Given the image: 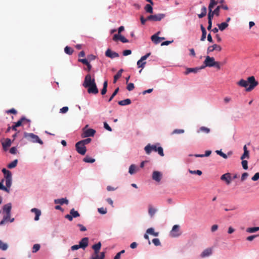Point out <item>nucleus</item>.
<instances>
[{
  "mask_svg": "<svg viewBox=\"0 0 259 259\" xmlns=\"http://www.w3.org/2000/svg\"><path fill=\"white\" fill-rule=\"evenodd\" d=\"M31 211L34 212L35 214L34 220L37 221L39 219V217L41 215V211L40 210L33 208L31 209Z\"/></svg>",
  "mask_w": 259,
  "mask_h": 259,
  "instance_id": "nucleus-21",
  "label": "nucleus"
},
{
  "mask_svg": "<svg viewBox=\"0 0 259 259\" xmlns=\"http://www.w3.org/2000/svg\"><path fill=\"white\" fill-rule=\"evenodd\" d=\"M221 7L220 6H218L213 11V13L215 14V15L217 16H219L220 14V10Z\"/></svg>",
  "mask_w": 259,
  "mask_h": 259,
  "instance_id": "nucleus-54",
  "label": "nucleus"
},
{
  "mask_svg": "<svg viewBox=\"0 0 259 259\" xmlns=\"http://www.w3.org/2000/svg\"><path fill=\"white\" fill-rule=\"evenodd\" d=\"M145 10L146 12L152 14L153 13V8L149 4H147L145 7Z\"/></svg>",
  "mask_w": 259,
  "mask_h": 259,
  "instance_id": "nucleus-42",
  "label": "nucleus"
},
{
  "mask_svg": "<svg viewBox=\"0 0 259 259\" xmlns=\"http://www.w3.org/2000/svg\"><path fill=\"white\" fill-rule=\"evenodd\" d=\"M146 233L150 234V235H152L154 236H157L158 235V234H159L158 232H154V229L153 228H148L146 230Z\"/></svg>",
  "mask_w": 259,
  "mask_h": 259,
  "instance_id": "nucleus-32",
  "label": "nucleus"
},
{
  "mask_svg": "<svg viewBox=\"0 0 259 259\" xmlns=\"http://www.w3.org/2000/svg\"><path fill=\"white\" fill-rule=\"evenodd\" d=\"M119 91V88H117L115 90L114 92L113 93L112 95L110 97V98L108 100V102H110L112 101V100L113 99V98L117 95Z\"/></svg>",
  "mask_w": 259,
  "mask_h": 259,
  "instance_id": "nucleus-47",
  "label": "nucleus"
},
{
  "mask_svg": "<svg viewBox=\"0 0 259 259\" xmlns=\"http://www.w3.org/2000/svg\"><path fill=\"white\" fill-rule=\"evenodd\" d=\"M184 133V130L182 129H176L173 131L171 134H181Z\"/></svg>",
  "mask_w": 259,
  "mask_h": 259,
  "instance_id": "nucleus-50",
  "label": "nucleus"
},
{
  "mask_svg": "<svg viewBox=\"0 0 259 259\" xmlns=\"http://www.w3.org/2000/svg\"><path fill=\"white\" fill-rule=\"evenodd\" d=\"M259 231V227H250L246 229V231L249 233H252Z\"/></svg>",
  "mask_w": 259,
  "mask_h": 259,
  "instance_id": "nucleus-33",
  "label": "nucleus"
},
{
  "mask_svg": "<svg viewBox=\"0 0 259 259\" xmlns=\"http://www.w3.org/2000/svg\"><path fill=\"white\" fill-rule=\"evenodd\" d=\"M105 55L106 57L110 58L111 59L119 57V54L118 53L112 51L110 49L107 50V51L105 52Z\"/></svg>",
  "mask_w": 259,
  "mask_h": 259,
  "instance_id": "nucleus-15",
  "label": "nucleus"
},
{
  "mask_svg": "<svg viewBox=\"0 0 259 259\" xmlns=\"http://www.w3.org/2000/svg\"><path fill=\"white\" fill-rule=\"evenodd\" d=\"M83 161L87 163H93L95 161V159L89 156H86L83 159Z\"/></svg>",
  "mask_w": 259,
  "mask_h": 259,
  "instance_id": "nucleus-37",
  "label": "nucleus"
},
{
  "mask_svg": "<svg viewBox=\"0 0 259 259\" xmlns=\"http://www.w3.org/2000/svg\"><path fill=\"white\" fill-rule=\"evenodd\" d=\"M88 125H87L83 128V133L81 135L82 138L93 137L96 133V131L93 128H87Z\"/></svg>",
  "mask_w": 259,
  "mask_h": 259,
  "instance_id": "nucleus-6",
  "label": "nucleus"
},
{
  "mask_svg": "<svg viewBox=\"0 0 259 259\" xmlns=\"http://www.w3.org/2000/svg\"><path fill=\"white\" fill-rule=\"evenodd\" d=\"M104 127L105 129H106L107 130H108V131H110V132H111L112 131V128H111V127L107 124V122H105L104 123Z\"/></svg>",
  "mask_w": 259,
  "mask_h": 259,
  "instance_id": "nucleus-62",
  "label": "nucleus"
},
{
  "mask_svg": "<svg viewBox=\"0 0 259 259\" xmlns=\"http://www.w3.org/2000/svg\"><path fill=\"white\" fill-rule=\"evenodd\" d=\"M40 246L39 244H35L32 248V252L35 253L40 249Z\"/></svg>",
  "mask_w": 259,
  "mask_h": 259,
  "instance_id": "nucleus-46",
  "label": "nucleus"
},
{
  "mask_svg": "<svg viewBox=\"0 0 259 259\" xmlns=\"http://www.w3.org/2000/svg\"><path fill=\"white\" fill-rule=\"evenodd\" d=\"M68 111V107L67 106L63 107L60 110V112L61 113H65Z\"/></svg>",
  "mask_w": 259,
  "mask_h": 259,
  "instance_id": "nucleus-61",
  "label": "nucleus"
},
{
  "mask_svg": "<svg viewBox=\"0 0 259 259\" xmlns=\"http://www.w3.org/2000/svg\"><path fill=\"white\" fill-rule=\"evenodd\" d=\"M98 211L100 213L102 214H105L107 212V209L104 208L103 207L99 208L98 209Z\"/></svg>",
  "mask_w": 259,
  "mask_h": 259,
  "instance_id": "nucleus-53",
  "label": "nucleus"
},
{
  "mask_svg": "<svg viewBox=\"0 0 259 259\" xmlns=\"http://www.w3.org/2000/svg\"><path fill=\"white\" fill-rule=\"evenodd\" d=\"M245 158H249V151H246V152L245 151V152H244L243 154L241 156V160H243V159H244Z\"/></svg>",
  "mask_w": 259,
  "mask_h": 259,
  "instance_id": "nucleus-56",
  "label": "nucleus"
},
{
  "mask_svg": "<svg viewBox=\"0 0 259 259\" xmlns=\"http://www.w3.org/2000/svg\"><path fill=\"white\" fill-rule=\"evenodd\" d=\"M210 131V128L205 127L201 126L199 128V129L197 131V133H199L200 132H202L205 134H208Z\"/></svg>",
  "mask_w": 259,
  "mask_h": 259,
  "instance_id": "nucleus-29",
  "label": "nucleus"
},
{
  "mask_svg": "<svg viewBox=\"0 0 259 259\" xmlns=\"http://www.w3.org/2000/svg\"><path fill=\"white\" fill-rule=\"evenodd\" d=\"M80 216V214L79 212L75 210L74 208H72L70 211V214H67L65 215V218L68 219L69 221H72L73 218H75L77 217H79Z\"/></svg>",
  "mask_w": 259,
  "mask_h": 259,
  "instance_id": "nucleus-9",
  "label": "nucleus"
},
{
  "mask_svg": "<svg viewBox=\"0 0 259 259\" xmlns=\"http://www.w3.org/2000/svg\"><path fill=\"white\" fill-rule=\"evenodd\" d=\"M4 181V180H2V181L0 182V190H4L9 193L10 192L9 189L7 188L3 185Z\"/></svg>",
  "mask_w": 259,
  "mask_h": 259,
  "instance_id": "nucleus-40",
  "label": "nucleus"
},
{
  "mask_svg": "<svg viewBox=\"0 0 259 259\" xmlns=\"http://www.w3.org/2000/svg\"><path fill=\"white\" fill-rule=\"evenodd\" d=\"M214 15H215V14L213 13L212 10H211V11H209V13L208 14V21H209V20L210 21H212V18H213Z\"/></svg>",
  "mask_w": 259,
  "mask_h": 259,
  "instance_id": "nucleus-57",
  "label": "nucleus"
},
{
  "mask_svg": "<svg viewBox=\"0 0 259 259\" xmlns=\"http://www.w3.org/2000/svg\"><path fill=\"white\" fill-rule=\"evenodd\" d=\"M218 4V2L215 0H210V3L208 6V10L211 11L213 7Z\"/></svg>",
  "mask_w": 259,
  "mask_h": 259,
  "instance_id": "nucleus-36",
  "label": "nucleus"
},
{
  "mask_svg": "<svg viewBox=\"0 0 259 259\" xmlns=\"http://www.w3.org/2000/svg\"><path fill=\"white\" fill-rule=\"evenodd\" d=\"M146 63V62H144V61H141V60H139L137 62V65L139 68H144Z\"/></svg>",
  "mask_w": 259,
  "mask_h": 259,
  "instance_id": "nucleus-45",
  "label": "nucleus"
},
{
  "mask_svg": "<svg viewBox=\"0 0 259 259\" xmlns=\"http://www.w3.org/2000/svg\"><path fill=\"white\" fill-rule=\"evenodd\" d=\"M118 103L120 106L127 105H130L131 103V100L130 99H126L119 101L118 102Z\"/></svg>",
  "mask_w": 259,
  "mask_h": 259,
  "instance_id": "nucleus-27",
  "label": "nucleus"
},
{
  "mask_svg": "<svg viewBox=\"0 0 259 259\" xmlns=\"http://www.w3.org/2000/svg\"><path fill=\"white\" fill-rule=\"evenodd\" d=\"M162 174L158 171H154L152 174V179L156 182H160L161 179Z\"/></svg>",
  "mask_w": 259,
  "mask_h": 259,
  "instance_id": "nucleus-19",
  "label": "nucleus"
},
{
  "mask_svg": "<svg viewBox=\"0 0 259 259\" xmlns=\"http://www.w3.org/2000/svg\"><path fill=\"white\" fill-rule=\"evenodd\" d=\"M134 84L133 83H130L127 84V90L129 91H132L134 89Z\"/></svg>",
  "mask_w": 259,
  "mask_h": 259,
  "instance_id": "nucleus-59",
  "label": "nucleus"
},
{
  "mask_svg": "<svg viewBox=\"0 0 259 259\" xmlns=\"http://www.w3.org/2000/svg\"><path fill=\"white\" fill-rule=\"evenodd\" d=\"M241 163L243 169H247L248 168V162L247 160L243 159Z\"/></svg>",
  "mask_w": 259,
  "mask_h": 259,
  "instance_id": "nucleus-52",
  "label": "nucleus"
},
{
  "mask_svg": "<svg viewBox=\"0 0 259 259\" xmlns=\"http://www.w3.org/2000/svg\"><path fill=\"white\" fill-rule=\"evenodd\" d=\"M248 177V174L247 172H244L241 176V181L242 182L245 181Z\"/></svg>",
  "mask_w": 259,
  "mask_h": 259,
  "instance_id": "nucleus-58",
  "label": "nucleus"
},
{
  "mask_svg": "<svg viewBox=\"0 0 259 259\" xmlns=\"http://www.w3.org/2000/svg\"><path fill=\"white\" fill-rule=\"evenodd\" d=\"M14 220V218H11V214H4L3 219L0 222V226H3L8 222L12 223Z\"/></svg>",
  "mask_w": 259,
  "mask_h": 259,
  "instance_id": "nucleus-11",
  "label": "nucleus"
},
{
  "mask_svg": "<svg viewBox=\"0 0 259 259\" xmlns=\"http://www.w3.org/2000/svg\"><path fill=\"white\" fill-rule=\"evenodd\" d=\"M203 66H201V68L203 69L206 67H214L218 70L221 69V63L218 61H215L213 57H210L209 56H207L205 57V59L203 62Z\"/></svg>",
  "mask_w": 259,
  "mask_h": 259,
  "instance_id": "nucleus-2",
  "label": "nucleus"
},
{
  "mask_svg": "<svg viewBox=\"0 0 259 259\" xmlns=\"http://www.w3.org/2000/svg\"><path fill=\"white\" fill-rule=\"evenodd\" d=\"M221 180L225 181L227 185H230L232 181V177L230 173L227 172L221 177Z\"/></svg>",
  "mask_w": 259,
  "mask_h": 259,
  "instance_id": "nucleus-13",
  "label": "nucleus"
},
{
  "mask_svg": "<svg viewBox=\"0 0 259 259\" xmlns=\"http://www.w3.org/2000/svg\"><path fill=\"white\" fill-rule=\"evenodd\" d=\"M259 179V172H256L252 177L251 180L253 181H257Z\"/></svg>",
  "mask_w": 259,
  "mask_h": 259,
  "instance_id": "nucleus-60",
  "label": "nucleus"
},
{
  "mask_svg": "<svg viewBox=\"0 0 259 259\" xmlns=\"http://www.w3.org/2000/svg\"><path fill=\"white\" fill-rule=\"evenodd\" d=\"M215 152L217 153V154L219 155L225 159H227L228 158L227 155L225 153H224L221 150H217L215 151Z\"/></svg>",
  "mask_w": 259,
  "mask_h": 259,
  "instance_id": "nucleus-48",
  "label": "nucleus"
},
{
  "mask_svg": "<svg viewBox=\"0 0 259 259\" xmlns=\"http://www.w3.org/2000/svg\"><path fill=\"white\" fill-rule=\"evenodd\" d=\"M26 122L29 123L30 120L26 118L25 117H22L19 120H18L17 122L15 123V126L18 127L22 125L23 122Z\"/></svg>",
  "mask_w": 259,
  "mask_h": 259,
  "instance_id": "nucleus-22",
  "label": "nucleus"
},
{
  "mask_svg": "<svg viewBox=\"0 0 259 259\" xmlns=\"http://www.w3.org/2000/svg\"><path fill=\"white\" fill-rule=\"evenodd\" d=\"M218 26L221 31H223L228 26V24L227 22H223L218 24Z\"/></svg>",
  "mask_w": 259,
  "mask_h": 259,
  "instance_id": "nucleus-34",
  "label": "nucleus"
},
{
  "mask_svg": "<svg viewBox=\"0 0 259 259\" xmlns=\"http://www.w3.org/2000/svg\"><path fill=\"white\" fill-rule=\"evenodd\" d=\"M24 137L28 141L32 143H38L40 145L44 144L42 141L39 139L38 136L34 134L33 133H28L25 132L24 134Z\"/></svg>",
  "mask_w": 259,
  "mask_h": 259,
  "instance_id": "nucleus-4",
  "label": "nucleus"
},
{
  "mask_svg": "<svg viewBox=\"0 0 259 259\" xmlns=\"http://www.w3.org/2000/svg\"><path fill=\"white\" fill-rule=\"evenodd\" d=\"M11 140L9 138H7L5 142L2 143V145L4 150L6 151L7 148L9 147L11 145Z\"/></svg>",
  "mask_w": 259,
  "mask_h": 259,
  "instance_id": "nucleus-20",
  "label": "nucleus"
},
{
  "mask_svg": "<svg viewBox=\"0 0 259 259\" xmlns=\"http://www.w3.org/2000/svg\"><path fill=\"white\" fill-rule=\"evenodd\" d=\"M2 172L4 174L5 178L6 179V185L7 188H10L12 185V173L10 171L4 168L2 169Z\"/></svg>",
  "mask_w": 259,
  "mask_h": 259,
  "instance_id": "nucleus-5",
  "label": "nucleus"
},
{
  "mask_svg": "<svg viewBox=\"0 0 259 259\" xmlns=\"http://www.w3.org/2000/svg\"><path fill=\"white\" fill-rule=\"evenodd\" d=\"M8 248V245L7 243L3 242L0 240V249L2 250H6Z\"/></svg>",
  "mask_w": 259,
  "mask_h": 259,
  "instance_id": "nucleus-44",
  "label": "nucleus"
},
{
  "mask_svg": "<svg viewBox=\"0 0 259 259\" xmlns=\"http://www.w3.org/2000/svg\"><path fill=\"white\" fill-rule=\"evenodd\" d=\"M120 35H120L119 33L118 34H114L113 37V40L114 41H117L118 40H119L120 39Z\"/></svg>",
  "mask_w": 259,
  "mask_h": 259,
  "instance_id": "nucleus-64",
  "label": "nucleus"
},
{
  "mask_svg": "<svg viewBox=\"0 0 259 259\" xmlns=\"http://www.w3.org/2000/svg\"><path fill=\"white\" fill-rule=\"evenodd\" d=\"M237 84L239 87L245 88V91L249 92L258 84V82L256 80L254 76H250L248 77L246 80L241 79L237 82Z\"/></svg>",
  "mask_w": 259,
  "mask_h": 259,
  "instance_id": "nucleus-1",
  "label": "nucleus"
},
{
  "mask_svg": "<svg viewBox=\"0 0 259 259\" xmlns=\"http://www.w3.org/2000/svg\"><path fill=\"white\" fill-rule=\"evenodd\" d=\"M214 50H217L220 52L222 50V48L220 46L214 44L211 46H209L207 48V53L208 54L210 52H213Z\"/></svg>",
  "mask_w": 259,
  "mask_h": 259,
  "instance_id": "nucleus-18",
  "label": "nucleus"
},
{
  "mask_svg": "<svg viewBox=\"0 0 259 259\" xmlns=\"http://www.w3.org/2000/svg\"><path fill=\"white\" fill-rule=\"evenodd\" d=\"M151 40L155 44L157 45L161 41L158 36H156V34L153 35L151 37Z\"/></svg>",
  "mask_w": 259,
  "mask_h": 259,
  "instance_id": "nucleus-28",
  "label": "nucleus"
},
{
  "mask_svg": "<svg viewBox=\"0 0 259 259\" xmlns=\"http://www.w3.org/2000/svg\"><path fill=\"white\" fill-rule=\"evenodd\" d=\"M189 171L190 174H197L199 176H201L202 174V171L200 170H189Z\"/></svg>",
  "mask_w": 259,
  "mask_h": 259,
  "instance_id": "nucleus-51",
  "label": "nucleus"
},
{
  "mask_svg": "<svg viewBox=\"0 0 259 259\" xmlns=\"http://www.w3.org/2000/svg\"><path fill=\"white\" fill-rule=\"evenodd\" d=\"M89 244V238L88 237H84L79 241V246L81 248L85 249Z\"/></svg>",
  "mask_w": 259,
  "mask_h": 259,
  "instance_id": "nucleus-16",
  "label": "nucleus"
},
{
  "mask_svg": "<svg viewBox=\"0 0 259 259\" xmlns=\"http://www.w3.org/2000/svg\"><path fill=\"white\" fill-rule=\"evenodd\" d=\"M101 243L99 242L97 244H95L93 245L92 248L94 250V254H97L99 253V250L101 247Z\"/></svg>",
  "mask_w": 259,
  "mask_h": 259,
  "instance_id": "nucleus-24",
  "label": "nucleus"
},
{
  "mask_svg": "<svg viewBox=\"0 0 259 259\" xmlns=\"http://www.w3.org/2000/svg\"><path fill=\"white\" fill-rule=\"evenodd\" d=\"M91 139L87 138L84 140L80 141H79V142H81V144H83L84 146H85V145H87V144H88L89 143H90L91 142Z\"/></svg>",
  "mask_w": 259,
  "mask_h": 259,
  "instance_id": "nucleus-49",
  "label": "nucleus"
},
{
  "mask_svg": "<svg viewBox=\"0 0 259 259\" xmlns=\"http://www.w3.org/2000/svg\"><path fill=\"white\" fill-rule=\"evenodd\" d=\"M95 83V80L94 78H92L91 75L90 74H88L84 79V81L83 83V86L85 88H87L88 87L92 84V83Z\"/></svg>",
  "mask_w": 259,
  "mask_h": 259,
  "instance_id": "nucleus-7",
  "label": "nucleus"
},
{
  "mask_svg": "<svg viewBox=\"0 0 259 259\" xmlns=\"http://www.w3.org/2000/svg\"><path fill=\"white\" fill-rule=\"evenodd\" d=\"M55 204H60L63 205V204H67L68 203V200L66 198H61L55 199L54 201Z\"/></svg>",
  "mask_w": 259,
  "mask_h": 259,
  "instance_id": "nucleus-25",
  "label": "nucleus"
},
{
  "mask_svg": "<svg viewBox=\"0 0 259 259\" xmlns=\"http://www.w3.org/2000/svg\"><path fill=\"white\" fill-rule=\"evenodd\" d=\"M87 88H88V92L89 94H97L99 92V91L97 87L96 82L94 83H92V84L88 87Z\"/></svg>",
  "mask_w": 259,
  "mask_h": 259,
  "instance_id": "nucleus-14",
  "label": "nucleus"
},
{
  "mask_svg": "<svg viewBox=\"0 0 259 259\" xmlns=\"http://www.w3.org/2000/svg\"><path fill=\"white\" fill-rule=\"evenodd\" d=\"M75 148L76 151L80 154L84 155L87 151V149L85 146L81 144V142H77L75 144Z\"/></svg>",
  "mask_w": 259,
  "mask_h": 259,
  "instance_id": "nucleus-8",
  "label": "nucleus"
},
{
  "mask_svg": "<svg viewBox=\"0 0 259 259\" xmlns=\"http://www.w3.org/2000/svg\"><path fill=\"white\" fill-rule=\"evenodd\" d=\"M136 169V166L134 164H132L129 167L128 172L131 175H133L135 172Z\"/></svg>",
  "mask_w": 259,
  "mask_h": 259,
  "instance_id": "nucleus-43",
  "label": "nucleus"
},
{
  "mask_svg": "<svg viewBox=\"0 0 259 259\" xmlns=\"http://www.w3.org/2000/svg\"><path fill=\"white\" fill-rule=\"evenodd\" d=\"M107 85H108V82H107V80H106L104 81V82L103 83V87L101 91L102 95H104L106 93Z\"/></svg>",
  "mask_w": 259,
  "mask_h": 259,
  "instance_id": "nucleus-39",
  "label": "nucleus"
},
{
  "mask_svg": "<svg viewBox=\"0 0 259 259\" xmlns=\"http://www.w3.org/2000/svg\"><path fill=\"white\" fill-rule=\"evenodd\" d=\"M212 253V250L210 248L205 249L201 253V256L202 257L208 256Z\"/></svg>",
  "mask_w": 259,
  "mask_h": 259,
  "instance_id": "nucleus-26",
  "label": "nucleus"
},
{
  "mask_svg": "<svg viewBox=\"0 0 259 259\" xmlns=\"http://www.w3.org/2000/svg\"><path fill=\"white\" fill-rule=\"evenodd\" d=\"M17 163H18L17 159H15L14 161H13L12 162H11V163H10L7 166L9 168H10V169L13 168L17 166Z\"/></svg>",
  "mask_w": 259,
  "mask_h": 259,
  "instance_id": "nucleus-38",
  "label": "nucleus"
},
{
  "mask_svg": "<svg viewBox=\"0 0 259 259\" xmlns=\"http://www.w3.org/2000/svg\"><path fill=\"white\" fill-rule=\"evenodd\" d=\"M218 4V2L215 0H210V3L208 6V10L211 11L213 7Z\"/></svg>",
  "mask_w": 259,
  "mask_h": 259,
  "instance_id": "nucleus-35",
  "label": "nucleus"
},
{
  "mask_svg": "<svg viewBox=\"0 0 259 259\" xmlns=\"http://www.w3.org/2000/svg\"><path fill=\"white\" fill-rule=\"evenodd\" d=\"M148 213L151 217H152L156 211V209L152 207L151 205H149Z\"/></svg>",
  "mask_w": 259,
  "mask_h": 259,
  "instance_id": "nucleus-31",
  "label": "nucleus"
},
{
  "mask_svg": "<svg viewBox=\"0 0 259 259\" xmlns=\"http://www.w3.org/2000/svg\"><path fill=\"white\" fill-rule=\"evenodd\" d=\"M64 51L66 54L70 55L73 53V50L71 48L66 46L64 49Z\"/></svg>",
  "mask_w": 259,
  "mask_h": 259,
  "instance_id": "nucleus-41",
  "label": "nucleus"
},
{
  "mask_svg": "<svg viewBox=\"0 0 259 259\" xmlns=\"http://www.w3.org/2000/svg\"><path fill=\"white\" fill-rule=\"evenodd\" d=\"M165 15L163 14H158L157 15H151L147 17L148 21H160L164 17Z\"/></svg>",
  "mask_w": 259,
  "mask_h": 259,
  "instance_id": "nucleus-10",
  "label": "nucleus"
},
{
  "mask_svg": "<svg viewBox=\"0 0 259 259\" xmlns=\"http://www.w3.org/2000/svg\"><path fill=\"white\" fill-rule=\"evenodd\" d=\"M180 227L179 225H175L173 226L171 231H170V236L172 237H176L180 235Z\"/></svg>",
  "mask_w": 259,
  "mask_h": 259,
  "instance_id": "nucleus-12",
  "label": "nucleus"
},
{
  "mask_svg": "<svg viewBox=\"0 0 259 259\" xmlns=\"http://www.w3.org/2000/svg\"><path fill=\"white\" fill-rule=\"evenodd\" d=\"M123 70L122 69H120L118 72L114 75V80L113 82L115 83L118 79H119L121 76Z\"/></svg>",
  "mask_w": 259,
  "mask_h": 259,
  "instance_id": "nucleus-30",
  "label": "nucleus"
},
{
  "mask_svg": "<svg viewBox=\"0 0 259 259\" xmlns=\"http://www.w3.org/2000/svg\"><path fill=\"white\" fill-rule=\"evenodd\" d=\"M12 209V204L11 203L4 205L3 207V212L4 214H11Z\"/></svg>",
  "mask_w": 259,
  "mask_h": 259,
  "instance_id": "nucleus-17",
  "label": "nucleus"
},
{
  "mask_svg": "<svg viewBox=\"0 0 259 259\" xmlns=\"http://www.w3.org/2000/svg\"><path fill=\"white\" fill-rule=\"evenodd\" d=\"M150 55H151V53H148L146 54L145 55L142 56L140 60H141V61H144V60L147 59V58L149 57Z\"/></svg>",
  "mask_w": 259,
  "mask_h": 259,
  "instance_id": "nucleus-63",
  "label": "nucleus"
},
{
  "mask_svg": "<svg viewBox=\"0 0 259 259\" xmlns=\"http://www.w3.org/2000/svg\"><path fill=\"white\" fill-rule=\"evenodd\" d=\"M144 149L147 154H149L152 151H154L155 152H157L161 156H164L163 148L161 147H157L156 145H151L150 144H148L145 146Z\"/></svg>",
  "mask_w": 259,
  "mask_h": 259,
  "instance_id": "nucleus-3",
  "label": "nucleus"
},
{
  "mask_svg": "<svg viewBox=\"0 0 259 259\" xmlns=\"http://www.w3.org/2000/svg\"><path fill=\"white\" fill-rule=\"evenodd\" d=\"M202 68H201V67H196V68H188L187 69H186V71L185 72V74H188L189 73H196L198 71H199L200 69H201Z\"/></svg>",
  "mask_w": 259,
  "mask_h": 259,
  "instance_id": "nucleus-23",
  "label": "nucleus"
},
{
  "mask_svg": "<svg viewBox=\"0 0 259 259\" xmlns=\"http://www.w3.org/2000/svg\"><path fill=\"white\" fill-rule=\"evenodd\" d=\"M152 242L155 246H159L160 245V242L158 238H154L152 240Z\"/></svg>",
  "mask_w": 259,
  "mask_h": 259,
  "instance_id": "nucleus-55",
  "label": "nucleus"
}]
</instances>
